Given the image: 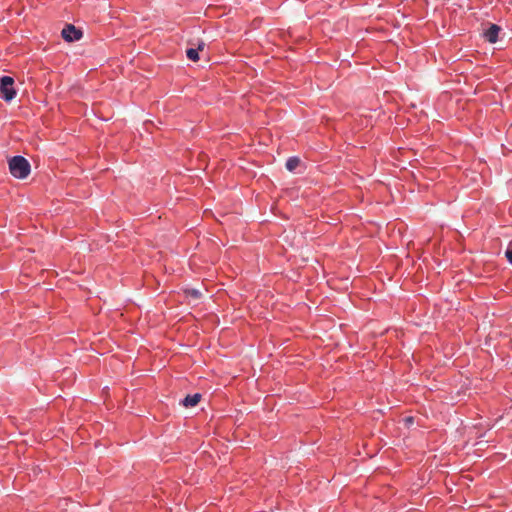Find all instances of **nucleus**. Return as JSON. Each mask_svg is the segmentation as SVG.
Wrapping results in <instances>:
<instances>
[{"label":"nucleus","instance_id":"1","mask_svg":"<svg viewBox=\"0 0 512 512\" xmlns=\"http://www.w3.org/2000/svg\"><path fill=\"white\" fill-rule=\"evenodd\" d=\"M9 171L15 178L25 179L31 171L30 163L23 156H13L8 160Z\"/></svg>","mask_w":512,"mask_h":512},{"label":"nucleus","instance_id":"2","mask_svg":"<svg viewBox=\"0 0 512 512\" xmlns=\"http://www.w3.org/2000/svg\"><path fill=\"white\" fill-rule=\"evenodd\" d=\"M14 79L10 76H3L0 79V91L5 101L9 102L16 96V90L13 87Z\"/></svg>","mask_w":512,"mask_h":512},{"label":"nucleus","instance_id":"3","mask_svg":"<svg viewBox=\"0 0 512 512\" xmlns=\"http://www.w3.org/2000/svg\"><path fill=\"white\" fill-rule=\"evenodd\" d=\"M61 35L64 38V40H66L68 42H73V41L80 40L82 38L83 33L81 30L77 29L74 25L68 24L63 28Z\"/></svg>","mask_w":512,"mask_h":512},{"label":"nucleus","instance_id":"4","mask_svg":"<svg viewBox=\"0 0 512 512\" xmlns=\"http://www.w3.org/2000/svg\"><path fill=\"white\" fill-rule=\"evenodd\" d=\"M202 398V395L200 393H195V394H188L184 399H182L180 401V403L184 406V407H195L201 400Z\"/></svg>","mask_w":512,"mask_h":512},{"label":"nucleus","instance_id":"5","mask_svg":"<svg viewBox=\"0 0 512 512\" xmlns=\"http://www.w3.org/2000/svg\"><path fill=\"white\" fill-rule=\"evenodd\" d=\"M501 28L496 25V24H492L485 32V38L490 42V43H495L498 39V34L500 32Z\"/></svg>","mask_w":512,"mask_h":512},{"label":"nucleus","instance_id":"6","mask_svg":"<svg viewBox=\"0 0 512 512\" xmlns=\"http://www.w3.org/2000/svg\"><path fill=\"white\" fill-rule=\"evenodd\" d=\"M205 47V43L204 42H199L198 45H197V48H188L186 50V56L189 60L191 61H198L199 60V51H202Z\"/></svg>","mask_w":512,"mask_h":512},{"label":"nucleus","instance_id":"7","mask_svg":"<svg viewBox=\"0 0 512 512\" xmlns=\"http://www.w3.org/2000/svg\"><path fill=\"white\" fill-rule=\"evenodd\" d=\"M185 297L188 298L190 301H198L200 298H202L203 293L195 288H189L184 290Z\"/></svg>","mask_w":512,"mask_h":512},{"label":"nucleus","instance_id":"8","mask_svg":"<svg viewBox=\"0 0 512 512\" xmlns=\"http://www.w3.org/2000/svg\"><path fill=\"white\" fill-rule=\"evenodd\" d=\"M300 164V159L297 157H291L286 161V168L289 171H294Z\"/></svg>","mask_w":512,"mask_h":512},{"label":"nucleus","instance_id":"9","mask_svg":"<svg viewBox=\"0 0 512 512\" xmlns=\"http://www.w3.org/2000/svg\"><path fill=\"white\" fill-rule=\"evenodd\" d=\"M505 256H506L507 260L509 261V263L512 264V240L508 244V247L505 251Z\"/></svg>","mask_w":512,"mask_h":512},{"label":"nucleus","instance_id":"10","mask_svg":"<svg viewBox=\"0 0 512 512\" xmlns=\"http://www.w3.org/2000/svg\"><path fill=\"white\" fill-rule=\"evenodd\" d=\"M413 421H414V418H413V417H411V416H408V417H406V418H405V422H406L407 424H412V423H413Z\"/></svg>","mask_w":512,"mask_h":512}]
</instances>
